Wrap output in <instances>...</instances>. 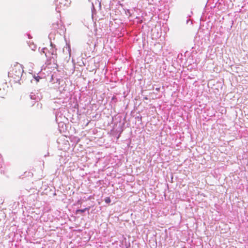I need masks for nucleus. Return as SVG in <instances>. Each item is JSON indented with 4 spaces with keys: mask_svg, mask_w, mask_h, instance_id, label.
I'll return each mask as SVG.
<instances>
[{
    "mask_svg": "<svg viewBox=\"0 0 248 248\" xmlns=\"http://www.w3.org/2000/svg\"><path fill=\"white\" fill-rule=\"evenodd\" d=\"M86 210H87V208H85L84 209H78L76 211V213H84Z\"/></svg>",
    "mask_w": 248,
    "mask_h": 248,
    "instance_id": "3",
    "label": "nucleus"
},
{
    "mask_svg": "<svg viewBox=\"0 0 248 248\" xmlns=\"http://www.w3.org/2000/svg\"><path fill=\"white\" fill-rule=\"evenodd\" d=\"M22 69H21V66L20 65L16 64L15 65L14 68H13L11 71L12 74H14L15 73V75L16 76L19 78V77L21 75L22 72Z\"/></svg>",
    "mask_w": 248,
    "mask_h": 248,
    "instance_id": "2",
    "label": "nucleus"
},
{
    "mask_svg": "<svg viewBox=\"0 0 248 248\" xmlns=\"http://www.w3.org/2000/svg\"><path fill=\"white\" fill-rule=\"evenodd\" d=\"M105 202L107 203H109L111 202V200L109 197H107L105 199Z\"/></svg>",
    "mask_w": 248,
    "mask_h": 248,
    "instance_id": "4",
    "label": "nucleus"
},
{
    "mask_svg": "<svg viewBox=\"0 0 248 248\" xmlns=\"http://www.w3.org/2000/svg\"><path fill=\"white\" fill-rule=\"evenodd\" d=\"M2 160L1 155H0V161Z\"/></svg>",
    "mask_w": 248,
    "mask_h": 248,
    "instance_id": "5",
    "label": "nucleus"
},
{
    "mask_svg": "<svg viewBox=\"0 0 248 248\" xmlns=\"http://www.w3.org/2000/svg\"><path fill=\"white\" fill-rule=\"evenodd\" d=\"M52 52H50L49 51H47V49H44V53H45V55L47 58V61H54L56 60L57 58V54L56 53H54V50L52 48Z\"/></svg>",
    "mask_w": 248,
    "mask_h": 248,
    "instance_id": "1",
    "label": "nucleus"
},
{
    "mask_svg": "<svg viewBox=\"0 0 248 248\" xmlns=\"http://www.w3.org/2000/svg\"><path fill=\"white\" fill-rule=\"evenodd\" d=\"M93 70H94L93 69H89V71H93Z\"/></svg>",
    "mask_w": 248,
    "mask_h": 248,
    "instance_id": "6",
    "label": "nucleus"
}]
</instances>
